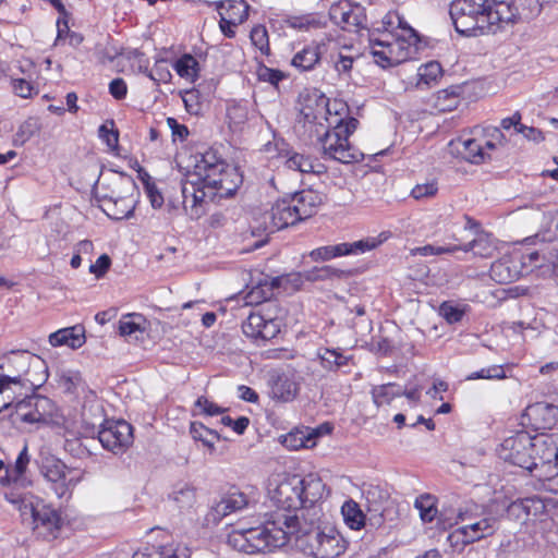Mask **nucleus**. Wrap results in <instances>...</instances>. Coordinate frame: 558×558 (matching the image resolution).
I'll return each mask as SVG.
<instances>
[{"mask_svg":"<svg viewBox=\"0 0 558 558\" xmlns=\"http://www.w3.org/2000/svg\"><path fill=\"white\" fill-rule=\"evenodd\" d=\"M458 519L462 525L448 535V542L452 547L462 548L468 544L488 537L499 527L498 518L487 509H482L480 512L465 509L459 512Z\"/></svg>","mask_w":558,"mask_h":558,"instance_id":"obj_4","label":"nucleus"},{"mask_svg":"<svg viewBox=\"0 0 558 558\" xmlns=\"http://www.w3.org/2000/svg\"><path fill=\"white\" fill-rule=\"evenodd\" d=\"M284 22L288 27L301 32L319 29L326 27L327 25V22L320 15L315 13L288 16Z\"/></svg>","mask_w":558,"mask_h":558,"instance_id":"obj_34","label":"nucleus"},{"mask_svg":"<svg viewBox=\"0 0 558 558\" xmlns=\"http://www.w3.org/2000/svg\"><path fill=\"white\" fill-rule=\"evenodd\" d=\"M298 511H300V514L291 515V514L277 513L274 521L270 523H267L265 526H268L269 529L282 527L283 530H286V525L283 523H278L279 518L296 517L300 519L301 529L304 527V530L306 531L313 526V530H320L319 521H320L322 510L318 507H316V504H314L312 506L307 505L304 507H300V509Z\"/></svg>","mask_w":558,"mask_h":558,"instance_id":"obj_27","label":"nucleus"},{"mask_svg":"<svg viewBox=\"0 0 558 558\" xmlns=\"http://www.w3.org/2000/svg\"><path fill=\"white\" fill-rule=\"evenodd\" d=\"M438 186L436 182H428L424 184H417L412 189L411 195L415 199H427L434 197L437 194Z\"/></svg>","mask_w":558,"mask_h":558,"instance_id":"obj_55","label":"nucleus"},{"mask_svg":"<svg viewBox=\"0 0 558 558\" xmlns=\"http://www.w3.org/2000/svg\"><path fill=\"white\" fill-rule=\"evenodd\" d=\"M0 374V413L12 407L15 409L17 401L40 388L35 384Z\"/></svg>","mask_w":558,"mask_h":558,"instance_id":"obj_17","label":"nucleus"},{"mask_svg":"<svg viewBox=\"0 0 558 558\" xmlns=\"http://www.w3.org/2000/svg\"><path fill=\"white\" fill-rule=\"evenodd\" d=\"M558 422V405L541 401L527 405L521 415L523 428L534 432L551 429Z\"/></svg>","mask_w":558,"mask_h":558,"instance_id":"obj_14","label":"nucleus"},{"mask_svg":"<svg viewBox=\"0 0 558 558\" xmlns=\"http://www.w3.org/2000/svg\"><path fill=\"white\" fill-rule=\"evenodd\" d=\"M271 298L272 292L267 287V284H264L260 278L256 280L252 289L245 295L246 303L248 304H259L270 300Z\"/></svg>","mask_w":558,"mask_h":558,"instance_id":"obj_50","label":"nucleus"},{"mask_svg":"<svg viewBox=\"0 0 558 558\" xmlns=\"http://www.w3.org/2000/svg\"><path fill=\"white\" fill-rule=\"evenodd\" d=\"M34 523V530L41 536L56 537V532L60 529L61 518L59 513L41 500H36L28 509Z\"/></svg>","mask_w":558,"mask_h":558,"instance_id":"obj_20","label":"nucleus"},{"mask_svg":"<svg viewBox=\"0 0 558 558\" xmlns=\"http://www.w3.org/2000/svg\"><path fill=\"white\" fill-rule=\"evenodd\" d=\"M109 92L118 100L125 98L128 93L125 82L120 77L112 80L109 84Z\"/></svg>","mask_w":558,"mask_h":558,"instance_id":"obj_64","label":"nucleus"},{"mask_svg":"<svg viewBox=\"0 0 558 558\" xmlns=\"http://www.w3.org/2000/svg\"><path fill=\"white\" fill-rule=\"evenodd\" d=\"M289 169L298 170L302 173H322L324 165L313 160L310 156L299 153H292L286 161Z\"/></svg>","mask_w":558,"mask_h":558,"instance_id":"obj_36","label":"nucleus"},{"mask_svg":"<svg viewBox=\"0 0 558 558\" xmlns=\"http://www.w3.org/2000/svg\"><path fill=\"white\" fill-rule=\"evenodd\" d=\"M98 439L105 449L114 454L122 453L133 442V427L124 420H106L98 432Z\"/></svg>","mask_w":558,"mask_h":558,"instance_id":"obj_12","label":"nucleus"},{"mask_svg":"<svg viewBox=\"0 0 558 558\" xmlns=\"http://www.w3.org/2000/svg\"><path fill=\"white\" fill-rule=\"evenodd\" d=\"M527 0L496 1L489 0L488 17L490 22V33L496 28H504L506 25H513L523 17L520 7Z\"/></svg>","mask_w":558,"mask_h":558,"instance_id":"obj_16","label":"nucleus"},{"mask_svg":"<svg viewBox=\"0 0 558 558\" xmlns=\"http://www.w3.org/2000/svg\"><path fill=\"white\" fill-rule=\"evenodd\" d=\"M523 272L524 256L520 251L502 256L490 266V278L500 284L519 279Z\"/></svg>","mask_w":558,"mask_h":558,"instance_id":"obj_18","label":"nucleus"},{"mask_svg":"<svg viewBox=\"0 0 558 558\" xmlns=\"http://www.w3.org/2000/svg\"><path fill=\"white\" fill-rule=\"evenodd\" d=\"M40 472L52 484V489L59 498L68 494L66 465L60 459L53 456L46 458Z\"/></svg>","mask_w":558,"mask_h":558,"instance_id":"obj_23","label":"nucleus"},{"mask_svg":"<svg viewBox=\"0 0 558 558\" xmlns=\"http://www.w3.org/2000/svg\"><path fill=\"white\" fill-rule=\"evenodd\" d=\"M179 76L194 82L198 76V61L190 53H184L173 64Z\"/></svg>","mask_w":558,"mask_h":558,"instance_id":"obj_37","label":"nucleus"},{"mask_svg":"<svg viewBox=\"0 0 558 558\" xmlns=\"http://www.w3.org/2000/svg\"><path fill=\"white\" fill-rule=\"evenodd\" d=\"M167 125L171 130L174 141L178 138L183 142L187 138L190 134L187 126L179 123L177 119L171 117L167 118Z\"/></svg>","mask_w":558,"mask_h":558,"instance_id":"obj_61","label":"nucleus"},{"mask_svg":"<svg viewBox=\"0 0 558 558\" xmlns=\"http://www.w3.org/2000/svg\"><path fill=\"white\" fill-rule=\"evenodd\" d=\"M523 135L524 138L534 143H541L544 141L543 132L534 126H527L521 122L518 133Z\"/></svg>","mask_w":558,"mask_h":558,"instance_id":"obj_63","label":"nucleus"},{"mask_svg":"<svg viewBox=\"0 0 558 558\" xmlns=\"http://www.w3.org/2000/svg\"><path fill=\"white\" fill-rule=\"evenodd\" d=\"M250 5L244 0H226L217 2V11L220 15V28L223 35L232 38L235 35L233 29L226 31V25H239L248 16Z\"/></svg>","mask_w":558,"mask_h":558,"instance_id":"obj_21","label":"nucleus"},{"mask_svg":"<svg viewBox=\"0 0 558 558\" xmlns=\"http://www.w3.org/2000/svg\"><path fill=\"white\" fill-rule=\"evenodd\" d=\"M280 332V325L276 319L265 318L262 332L259 336L260 340H270Z\"/></svg>","mask_w":558,"mask_h":558,"instance_id":"obj_59","label":"nucleus"},{"mask_svg":"<svg viewBox=\"0 0 558 558\" xmlns=\"http://www.w3.org/2000/svg\"><path fill=\"white\" fill-rule=\"evenodd\" d=\"M265 317L259 313H251L242 324L243 333L252 339L258 340Z\"/></svg>","mask_w":558,"mask_h":558,"instance_id":"obj_49","label":"nucleus"},{"mask_svg":"<svg viewBox=\"0 0 558 558\" xmlns=\"http://www.w3.org/2000/svg\"><path fill=\"white\" fill-rule=\"evenodd\" d=\"M278 523L282 527L269 529L256 526L248 529H233L227 538V543L233 549L248 554L272 551L287 544L289 537L295 535L299 547L315 558H336L344 553L347 545L338 531L329 527L327 531L301 529L300 519L296 517L279 518Z\"/></svg>","mask_w":558,"mask_h":558,"instance_id":"obj_1","label":"nucleus"},{"mask_svg":"<svg viewBox=\"0 0 558 558\" xmlns=\"http://www.w3.org/2000/svg\"><path fill=\"white\" fill-rule=\"evenodd\" d=\"M12 89L14 94L22 98H28L32 97L34 92V86L24 78H13L12 82Z\"/></svg>","mask_w":558,"mask_h":558,"instance_id":"obj_58","label":"nucleus"},{"mask_svg":"<svg viewBox=\"0 0 558 558\" xmlns=\"http://www.w3.org/2000/svg\"><path fill=\"white\" fill-rule=\"evenodd\" d=\"M520 505L521 509L524 510V520H527L530 517H537L545 510V505L538 497L520 499Z\"/></svg>","mask_w":558,"mask_h":558,"instance_id":"obj_53","label":"nucleus"},{"mask_svg":"<svg viewBox=\"0 0 558 558\" xmlns=\"http://www.w3.org/2000/svg\"><path fill=\"white\" fill-rule=\"evenodd\" d=\"M418 82L417 86L426 85L429 86L433 82L441 75V66L438 62H428L418 68Z\"/></svg>","mask_w":558,"mask_h":558,"instance_id":"obj_48","label":"nucleus"},{"mask_svg":"<svg viewBox=\"0 0 558 558\" xmlns=\"http://www.w3.org/2000/svg\"><path fill=\"white\" fill-rule=\"evenodd\" d=\"M325 50L326 44L324 41H312L293 56L291 64L303 72L312 71L320 62Z\"/></svg>","mask_w":558,"mask_h":558,"instance_id":"obj_25","label":"nucleus"},{"mask_svg":"<svg viewBox=\"0 0 558 558\" xmlns=\"http://www.w3.org/2000/svg\"><path fill=\"white\" fill-rule=\"evenodd\" d=\"M250 37H251L252 44L256 48H258L263 54L268 56L270 53L268 33H267V29L265 28V26L257 25V26L253 27V29L251 31Z\"/></svg>","mask_w":558,"mask_h":558,"instance_id":"obj_51","label":"nucleus"},{"mask_svg":"<svg viewBox=\"0 0 558 558\" xmlns=\"http://www.w3.org/2000/svg\"><path fill=\"white\" fill-rule=\"evenodd\" d=\"M451 151L471 163H481L485 160L484 146L475 138H457L450 142Z\"/></svg>","mask_w":558,"mask_h":558,"instance_id":"obj_26","label":"nucleus"},{"mask_svg":"<svg viewBox=\"0 0 558 558\" xmlns=\"http://www.w3.org/2000/svg\"><path fill=\"white\" fill-rule=\"evenodd\" d=\"M534 476L550 480L558 475V433L532 436Z\"/></svg>","mask_w":558,"mask_h":558,"instance_id":"obj_9","label":"nucleus"},{"mask_svg":"<svg viewBox=\"0 0 558 558\" xmlns=\"http://www.w3.org/2000/svg\"><path fill=\"white\" fill-rule=\"evenodd\" d=\"M190 434L194 440L202 441L210 451L215 450V440H219V434L206 427L199 422H192L190 426Z\"/></svg>","mask_w":558,"mask_h":558,"instance_id":"obj_38","label":"nucleus"},{"mask_svg":"<svg viewBox=\"0 0 558 558\" xmlns=\"http://www.w3.org/2000/svg\"><path fill=\"white\" fill-rule=\"evenodd\" d=\"M242 183L238 169L229 165L217 150L209 148L194 156L193 170L182 183V204L192 219L204 213V204L229 198Z\"/></svg>","mask_w":558,"mask_h":558,"instance_id":"obj_2","label":"nucleus"},{"mask_svg":"<svg viewBox=\"0 0 558 558\" xmlns=\"http://www.w3.org/2000/svg\"><path fill=\"white\" fill-rule=\"evenodd\" d=\"M383 23L386 27V33H390L389 28H393L395 24H397L402 32L397 38H400L408 44H415L417 41L416 31L412 28L398 13H388L384 17Z\"/></svg>","mask_w":558,"mask_h":558,"instance_id":"obj_35","label":"nucleus"},{"mask_svg":"<svg viewBox=\"0 0 558 558\" xmlns=\"http://www.w3.org/2000/svg\"><path fill=\"white\" fill-rule=\"evenodd\" d=\"M385 239L366 238L352 243L320 246L313 250L310 253V257L314 262H325L335 257L362 254L377 247Z\"/></svg>","mask_w":558,"mask_h":558,"instance_id":"obj_15","label":"nucleus"},{"mask_svg":"<svg viewBox=\"0 0 558 558\" xmlns=\"http://www.w3.org/2000/svg\"><path fill=\"white\" fill-rule=\"evenodd\" d=\"M312 99L315 100L316 110H314L310 105L302 108L301 116L303 117L304 124L319 123V120L324 118L325 109L328 106V98L318 90L313 92L308 100L311 101Z\"/></svg>","mask_w":558,"mask_h":558,"instance_id":"obj_33","label":"nucleus"},{"mask_svg":"<svg viewBox=\"0 0 558 558\" xmlns=\"http://www.w3.org/2000/svg\"><path fill=\"white\" fill-rule=\"evenodd\" d=\"M330 20L344 31H356L363 23L362 8L349 1L333 3L329 9Z\"/></svg>","mask_w":558,"mask_h":558,"instance_id":"obj_22","label":"nucleus"},{"mask_svg":"<svg viewBox=\"0 0 558 558\" xmlns=\"http://www.w3.org/2000/svg\"><path fill=\"white\" fill-rule=\"evenodd\" d=\"M440 315L449 323L454 324L462 319L464 312L448 302H444L439 307Z\"/></svg>","mask_w":558,"mask_h":558,"instance_id":"obj_56","label":"nucleus"},{"mask_svg":"<svg viewBox=\"0 0 558 558\" xmlns=\"http://www.w3.org/2000/svg\"><path fill=\"white\" fill-rule=\"evenodd\" d=\"M347 272L332 266L314 267L305 271L304 277L308 281H325L343 278Z\"/></svg>","mask_w":558,"mask_h":558,"instance_id":"obj_43","label":"nucleus"},{"mask_svg":"<svg viewBox=\"0 0 558 558\" xmlns=\"http://www.w3.org/2000/svg\"><path fill=\"white\" fill-rule=\"evenodd\" d=\"M506 372L501 365H492L480 371L473 372L466 376V380L475 379H504Z\"/></svg>","mask_w":558,"mask_h":558,"instance_id":"obj_52","label":"nucleus"},{"mask_svg":"<svg viewBox=\"0 0 558 558\" xmlns=\"http://www.w3.org/2000/svg\"><path fill=\"white\" fill-rule=\"evenodd\" d=\"M3 375L43 386L48 379V366L40 356L25 350L11 351L2 359Z\"/></svg>","mask_w":558,"mask_h":558,"instance_id":"obj_7","label":"nucleus"},{"mask_svg":"<svg viewBox=\"0 0 558 558\" xmlns=\"http://www.w3.org/2000/svg\"><path fill=\"white\" fill-rule=\"evenodd\" d=\"M31 461V457L28 454V448L25 444L22 450L20 451L15 463L12 469H5V473L9 472L11 475V478H17L19 481L25 482L31 481L26 475V469Z\"/></svg>","mask_w":558,"mask_h":558,"instance_id":"obj_46","label":"nucleus"},{"mask_svg":"<svg viewBox=\"0 0 558 558\" xmlns=\"http://www.w3.org/2000/svg\"><path fill=\"white\" fill-rule=\"evenodd\" d=\"M295 205L290 203V197L277 201L269 210H266L254 218L251 226L253 235L262 233L270 234L300 221Z\"/></svg>","mask_w":558,"mask_h":558,"instance_id":"obj_8","label":"nucleus"},{"mask_svg":"<svg viewBox=\"0 0 558 558\" xmlns=\"http://www.w3.org/2000/svg\"><path fill=\"white\" fill-rule=\"evenodd\" d=\"M282 444L293 450H298L300 448H312L315 446V440H313V434H310L308 430H299L291 432L283 437Z\"/></svg>","mask_w":558,"mask_h":558,"instance_id":"obj_41","label":"nucleus"},{"mask_svg":"<svg viewBox=\"0 0 558 558\" xmlns=\"http://www.w3.org/2000/svg\"><path fill=\"white\" fill-rule=\"evenodd\" d=\"M194 407L199 410V414H204L207 416H215L222 414L227 411L226 408L219 407L213 401L208 400L206 397L201 396L194 403Z\"/></svg>","mask_w":558,"mask_h":558,"instance_id":"obj_54","label":"nucleus"},{"mask_svg":"<svg viewBox=\"0 0 558 558\" xmlns=\"http://www.w3.org/2000/svg\"><path fill=\"white\" fill-rule=\"evenodd\" d=\"M143 316L138 314H128L119 322V331L121 336H133L137 332H143L142 323Z\"/></svg>","mask_w":558,"mask_h":558,"instance_id":"obj_47","label":"nucleus"},{"mask_svg":"<svg viewBox=\"0 0 558 558\" xmlns=\"http://www.w3.org/2000/svg\"><path fill=\"white\" fill-rule=\"evenodd\" d=\"M359 121L355 118L340 119L337 124L327 130L319 142L325 158L342 163H353L363 160L364 155L352 146L349 137L356 130Z\"/></svg>","mask_w":558,"mask_h":558,"instance_id":"obj_5","label":"nucleus"},{"mask_svg":"<svg viewBox=\"0 0 558 558\" xmlns=\"http://www.w3.org/2000/svg\"><path fill=\"white\" fill-rule=\"evenodd\" d=\"M324 202V195L314 190H303L290 196V203L295 205L300 221L312 217Z\"/></svg>","mask_w":558,"mask_h":558,"instance_id":"obj_24","label":"nucleus"},{"mask_svg":"<svg viewBox=\"0 0 558 558\" xmlns=\"http://www.w3.org/2000/svg\"><path fill=\"white\" fill-rule=\"evenodd\" d=\"M326 485L316 474L286 476L277 483H271L269 498L280 510L294 511L300 507L312 506L324 498Z\"/></svg>","mask_w":558,"mask_h":558,"instance_id":"obj_3","label":"nucleus"},{"mask_svg":"<svg viewBox=\"0 0 558 558\" xmlns=\"http://www.w3.org/2000/svg\"><path fill=\"white\" fill-rule=\"evenodd\" d=\"M54 411L56 404L51 399L33 392L16 402L12 415L15 422L44 424L52 420Z\"/></svg>","mask_w":558,"mask_h":558,"instance_id":"obj_11","label":"nucleus"},{"mask_svg":"<svg viewBox=\"0 0 558 558\" xmlns=\"http://www.w3.org/2000/svg\"><path fill=\"white\" fill-rule=\"evenodd\" d=\"M40 131V124L37 119L29 118L24 121L16 133L14 134L13 143L14 145L22 146L27 141H29L33 136L38 134Z\"/></svg>","mask_w":558,"mask_h":558,"instance_id":"obj_45","label":"nucleus"},{"mask_svg":"<svg viewBox=\"0 0 558 558\" xmlns=\"http://www.w3.org/2000/svg\"><path fill=\"white\" fill-rule=\"evenodd\" d=\"M390 38H392L390 33H384L380 38L375 37L373 34L369 38L372 54L376 63L383 68L399 64L407 59V52L404 51L405 41L400 38L390 40Z\"/></svg>","mask_w":558,"mask_h":558,"instance_id":"obj_13","label":"nucleus"},{"mask_svg":"<svg viewBox=\"0 0 558 558\" xmlns=\"http://www.w3.org/2000/svg\"><path fill=\"white\" fill-rule=\"evenodd\" d=\"M341 511L344 522L350 529L360 530L365 525V515L355 501H345Z\"/></svg>","mask_w":558,"mask_h":558,"instance_id":"obj_39","label":"nucleus"},{"mask_svg":"<svg viewBox=\"0 0 558 558\" xmlns=\"http://www.w3.org/2000/svg\"><path fill=\"white\" fill-rule=\"evenodd\" d=\"M488 9L489 0H454L450 5V16L456 31L464 36L490 33Z\"/></svg>","mask_w":558,"mask_h":558,"instance_id":"obj_6","label":"nucleus"},{"mask_svg":"<svg viewBox=\"0 0 558 558\" xmlns=\"http://www.w3.org/2000/svg\"><path fill=\"white\" fill-rule=\"evenodd\" d=\"M496 244L489 233L484 231L477 232L475 238L463 246H459L458 250L464 252L472 251L475 255L481 257H492L496 251Z\"/></svg>","mask_w":558,"mask_h":558,"instance_id":"obj_31","label":"nucleus"},{"mask_svg":"<svg viewBox=\"0 0 558 558\" xmlns=\"http://www.w3.org/2000/svg\"><path fill=\"white\" fill-rule=\"evenodd\" d=\"M490 140L485 141L483 144L484 149H495L497 147H505L508 143L506 135L498 128H493L490 133Z\"/></svg>","mask_w":558,"mask_h":558,"instance_id":"obj_60","label":"nucleus"},{"mask_svg":"<svg viewBox=\"0 0 558 558\" xmlns=\"http://www.w3.org/2000/svg\"><path fill=\"white\" fill-rule=\"evenodd\" d=\"M317 357L325 371L337 372L349 364L350 357L337 349L320 348Z\"/></svg>","mask_w":558,"mask_h":558,"instance_id":"obj_32","label":"nucleus"},{"mask_svg":"<svg viewBox=\"0 0 558 558\" xmlns=\"http://www.w3.org/2000/svg\"><path fill=\"white\" fill-rule=\"evenodd\" d=\"M52 347L68 345L71 349H78L85 343L84 329L81 326L59 329L49 336Z\"/></svg>","mask_w":558,"mask_h":558,"instance_id":"obj_28","label":"nucleus"},{"mask_svg":"<svg viewBox=\"0 0 558 558\" xmlns=\"http://www.w3.org/2000/svg\"><path fill=\"white\" fill-rule=\"evenodd\" d=\"M403 388L397 384L389 383L376 386L372 390L373 400L380 405L385 402L389 403L393 398L402 396Z\"/></svg>","mask_w":558,"mask_h":558,"instance_id":"obj_42","label":"nucleus"},{"mask_svg":"<svg viewBox=\"0 0 558 558\" xmlns=\"http://www.w3.org/2000/svg\"><path fill=\"white\" fill-rule=\"evenodd\" d=\"M258 78L263 82L270 83L277 86L283 80V74L279 70L270 69L268 66H260L257 71Z\"/></svg>","mask_w":558,"mask_h":558,"instance_id":"obj_57","label":"nucleus"},{"mask_svg":"<svg viewBox=\"0 0 558 558\" xmlns=\"http://www.w3.org/2000/svg\"><path fill=\"white\" fill-rule=\"evenodd\" d=\"M0 481L3 486L4 499L25 514L31 505L34 504V497L27 490L32 486V481L22 482L17 478H11L9 472Z\"/></svg>","mask_w":558,"mask_h":558,"instance_id":"obj_19","label":"nucleus"},{"mask_svg":"<svg viewBox=\"0 0 558 558\" xmlns=\"http://www.w3.org/2000/svg\"><path fill=\"white\" fill-rule=\"evenodd\" d=\"M170 498L179 509L189 510L196 501V492L194 487L183 484L172 492Z\"/></svg>","mask_w":558,"mask_h":558,"instance_id":"obj_40","label":"nucleus"},{"mask_svg":"<svg viewBox=\"0 0 558 558\" xmlns=\"http://www.w3.org/2000/svg\"><path fill=\"white\" fill-rule=\"evenodd\" d=\"M111 259L107 254L100 255L95 264L89 266V272L95 275L97 278L102 277L110 268Z\"/></svg>","mask_w":558,"mask_h":558,"instance_id":"obj_62","label":"nucleus"},{"mask_svg":"<svg viewBox=\"0 0 558 558\" xmlns=\"http://www.w3.org/2000/svg\"><path fill=\"white\" fill-rule=\"evenodd\" d=\"M414 507L420 511L424 522H432L437 514L436 498L429 494L420 495L415 499Z\"/></svg>","mask_w":558,"mask_h":558,"instance_id":"obj_44","label":"nucleus"},{"mask_svg":"<svg viewBox=\"0 0 558 558\" xmlns=\"http://www.w3.org/2000/svg\"><path fill=\"white\" fill-rule=\"evenodd\" d=\"M299 390V384L293 378L279 375L272 380L270 396L275 400L290 402L296 398Z\"/></svg>","mask_w":558,"mask_h":558,"instance_id":"obj_29","label":"nucleus"},{"mask_svg":"<svg viewBox=\"0 0 558 558\" xmlns=\"http://www.w3.org/2000/svg\"><path fill=\"white\" fill-rule=\"evenodd\" d=\"M498 456L506 462L534 472L536 462L533 460V439L526 430L518 432L506 438L497 449Z\"/></svg>","mask_w":558,"mask_h":558,"instance_id":"obj_10","label":"nucleus"},{"mask_svg":"<svg viewBox=\"0 0 558 558\" xmlns=\"http://www.w3.org/2000/svg\"><path fill=\"white\" fill-rule=\"evenodd\" d=\"M104 211L114 220L125 219L132 216L134 202L129 197H113L105 195L102 198Z\"/></svg>","mask_w":558,"mask_h":558,"instance_id":"obj_30","label":"nucleus"}]
</instances>
